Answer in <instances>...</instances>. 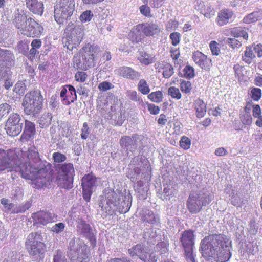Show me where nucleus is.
<instances>
[{
	"label": "nucleus",
	"instance_id": "nucleus-1",
	"mask_svg": "<svg viewBox=\"0 0 262 262\" xmlns=\"http://www.w3.org/2000/svg\"><path fill=\"white\" fill-rule=\"evenodd\" d=\"M16 171L22 178L31 181L32 187L40 189L52 181V171L42 164L37 148L32 145L27 151L0 148V172Z\"/></svg>",
	"mask_w": 262,
	"mask_h": 262
},
{
	"label": "nucleus",
	"instance_id": "nucleus-2",
	"mask_svg": "<svg viewBox=\"0 0 262 262\" xmlns=\"http://www.w3.org/2000/svg\"><path fill=\"white\" fill-rule=\"evenodd\" d=\"M232 241L224 234L206 236L200 243V251L206 260L227 262L232 256Z\"/></svg>",
	"mask_w": 262,
	"mask_h": 262
},
{
	"label": "nucleus",
	"instance_id": "nucleus-3",
	"mask_svg": "<svg viewBox=\"0 0 262 262\" xmlns=\"http://www.w3.org/2000/svg\"><path fill=\"white\" fill-rule=\"evenodd\" d=\"M106 206L104 207L106 213L112 216L116 215V211L120 213L127 212L131 207L132 196L130 193L124 194L108 189L105 191Z\"/></svg>",
	"mask_w": 262,
	"mask_h": 262
},
{
	"label": "nucleus",
	"instance_id": "nucleus-4",
	"mask_svg": "<svg viewBox=\"0 0 262 262\" xmlns=\"http://www.w3.org/2000/svg\"><path fill=\"white\" fill-rule=\"evenodd\" d=\"M98 47L90 43L85 44L80 50L79 55L82 58L81 62L78 57L74 55L73 58V64L75 68H80L83 70L87 71L95 64V55Z\"/></svg>",
	"mask_w": 262,
	"mask_h": 262
},
{
	"label": "nucleus",
	"instance_id": "nucleus-5",
	"mask_svg": "<svg viewBox=\"0 0 262 262\" xmlns=\"http://www.w3.org/2000/svg\"><path fill=\"white\" fill-rule=\"evenodd\" d=\"M43 98L39 90H33L25 96L22 105L27 115H35L42 108Z\"/></svg>",
	"mask_w": 262,
	"mask_h": 262
},
{
	"label": "nucleus",
	"instance_id": "nucleus-6",
	"mask_svg": "<svg viewBox=\"0 0 262 262\" xmlns=\"http://www.w3.org/2000/svg\"><path fill=\"white\" fill-rule=\"evenodd\" d=\"M56 170L58 186L66 189L72 188L75 176L73 164L70 163L59 164L56 167Z\"/></svg>",
	"mask_w": 262,
	"mask_h": 262
},
{
	"label": "nucleus",
	"instance_id": "nucleus-7",
	"mask_svg": "<svg viewBox=\"0 0 262 262\" xmlns=\"http://www.w3.org/2000/svg\"><path fill=\"white\" fill-rule=\"evenodd\" d=\"M67 255L71 262H90V251L84 243L76 244L75 239L69 244Z\"/></svg>",
	"mask_w": 262,
	"mask_h": 262
},
{
	"label": "nucleus",
	"instance_id": "nucleus-8",
	"mask_svg": "<svg viewBox=\"0 0 262 262\" xmlns=\"http://www.w3.org/2000/svg\"><path fill=\"white\" fill-rule=\"evenodd\" d=\"M64 47L69 50H72L78 47L82 41L84 36V29L82 27L74 26L73 23L70 22L64 30Z\"/></svg>",
	"mask_w": 262,
	"mask_h": 262
},
{
	"label": "nucleus",
	"instance_id": "nucleus-9",
	"mask_svg": "<svg viewBox=\"0 0 262 262\" xmlns=\"http://www.w3.org/2000/svg\"><path fill=\"white\" fill-rule=\"evenodd\" d=\"M74 0H58L54 6V18L58 24L69 19L75 10Z\"/></svg>",
	"mask_w": 262,
	"mask_h": 262
},
{
	"label": "nucleus",
	"instance_id": "nucleus-10",
	"mask_svg": "<svg viewBox=\"0 0 262 262\" xmlns=\"http://www.w3.org/2000/svg\"><path fill=\"white\" fill-rule=\"evenodd\" d=\"M28 252L32 256L41 257L46 251L41 233L35 232L29 234L25 242Z\"/></svg>",
	"mask_w": 262,
	"mask_h": 262
},
{
	"label": "nucleus",
	"instance_id": "nucleus-11",
	"mask_svg": "<svg viewBox=\"0 0 262 262\" xmlns=\"http://www.w3.org/2000/svg\"><path fill=\"white\" fill-rule=\"evenodd\" d=\"M184 255L187 262H196L193 249L195 244L194 232L191 229L184 231L180 237Z\"/></svg>",
	"mask_w": 262,
	"mask_h": 262
},
{
	"label": "nucleus",
	"instance_id": "nucleus-12",
	"mask_svg": "<svg viewBox=\"0 0 262 262\" xmlns=\"http://www.w3.org/2000/svg\"><path fill=\"white\" fill-rule=\"evenodd\" d=\"M211 201L209 196L201 198L200 194L196 192L190 193L186 203V207L191 214H197L202 210L203 206L208 205Z\"/></svg>",
	"mask_w": 262,
	"mask_h": 262
},
{
	"label": "nucleus",
	"instance_id": "nucleus-13",
	"mask_svg": "<svg viewBox=\"0 0 262 262\" xmlns=\"http://www.w3.org/2000/svg\"><path fill=\"white\" fill-rule=\"evenodd\" d=\"M21 118L17 113H13L8 117L5 124V130L10 136L15 137L20 134L22 130Z\"/></svg>",
	"mask_w": 262,
	"mask_h": 262
},
{
	"label": "nucleus",
	"instance_id": "nucleus-14",
	"mask_svg": "<svg viewBox=\"0 0 262 262\" xmlns=\"http://www.w3.org/2000/svg\"><path fill=\"white\" fill-rule=\"evenodd\" d=\"M96 177L92 172L85 174L81 180V187L84 200L89 202L93 193V188L95 186Z\"/></svg>",
	"mask_w": 262,
	"mask_h": 262
},
{
	"label": "nucleus",
	"instance_id": "nucleus-15",
	"mask_svg": "<svg viewBox=\"0 0 262 262\" xmlns=\"http://www.w3.org/2000/svg\"><path fill=\"white\" fill-rule=\"evenodd\" d=\"M42 26L33 18H28V23L22 29L21 33L29 37H38L42 33Z\"/></svg>",
	"mask_w": 262,
	"mask_h": 262
},
{
	"label": "nucleus",
	"instance_id": "nucleus-16",
	"mask_svg": "<svg viewBox=\"0 0 262 262\" xmlns=\"http://www.w3.org/2000/svg\"><path fill=\"white\" fill-rule=\"evenodd\" d=\"M128 252L131 257L137 256L144 262H157L155 255L146 252L143 246L140 244L133 246L128 250Z\"/></svg>",
	"mask_w": 262,
	"mask_h": 262
},
{
	"label": "nucleus",
	"instance_id": "nucleus-17",
	"mask_svg": "<svg viewBox=\"0 0 262 262\" xmlns=\"http://www.w3.org/2000/svg\"><path fill=\"white\" fill-rule=\"evenodd\" d=\"M192 59L195 64L203 70L209 71L212 66L211 59L199 51L193 53Z\"/></svg>",
	"mask_w": 262,
	"mask_h": 262
},
{
	"label": "nucleus",
	"instance_id": "nucleus-18",
	"mask_svg": "<svg viewBox=\"0 0 262 262\" xmlns=\"http://www.w3.org/2000/svg\"><path fill=\"white\" fill-rule=\"evenodd\" d=\"M36 133L35 124L28 120H25L24 130L20 137L21 142H27L33 140Z\"/></svg>",
	"mask_w": 262,
	"mask_h": 262
},
{
	"label": "nucleus",
	"instance_id": "nucleus-19",
	"mask_svg": "<svg viewBox=\"0 0 262 262\" xmlns=\"http://www.w3.org/2000/svg\"><path fill=\"white\" fill-rule=\"evenodd\" d=\"M32 217L34 224L46 225L55 221L54 217L51 213L42 210L33 213Z\"/></svg>",
	"mask_w": 262,
	"mask_h": 262
},
{
	"label": "nucleus",
	"instance_id": "nucleus-20",
	"mask_svg": "<svg viewBox=\"0 0 262 262\" xmlns=\"http://www.w3.org/2000/svg\"><path fill=\"white\" fill-rule=\"evenodd\" d=\"M138 28L140 29L143 35L145 36H154L158 35L161 29L159 26L153 23H142L138 24Z\"/></svg>",
	"mask_w": 262,
	"mask_h": 262
},
{
	"label": "nucleus",
	"instance_id": "nucleus-21",
	"mask_svg": "<svg viewBox=\"0 0 262 262\" xmlns=\"http://www.w3.org/2000/svg\"><path fill=\"white\" fill-rule=\"evenodd\" d=\"M233 16V12L229 9L224 8L220 10L216 18V23L219 26L227 25L230 21Z\"/></svg>",
	"mask_w": 262,
	"mask_h": 262
},
{
	"label": "nucleus",
	"instance_id": "nucleus-22",
	"mask_svg": "<svg viewBox=\"0 0 262 262\" xmlns=\"http://www.w3.org/2000/svg\"><path fill=\"white\" fill-rule=\"evenodd\" d=\"M117 74L119 76L131 80L138 79L140 73L130 67L123 66L117 69Z\"/></svg>",
	"mask_w": 262,
	"mask_h": 262
},
{
	"label": "nucleus",
	"instance_id": "nucleus-23",
	"mask_svg": "<svg viewBox=\"0 0 262 262\" xmlns=\"http://www.w3.org/2000/svg\"><path fill=\"white\" fill-rule=\"evenodd\" d=\"M26 7L33 14L41 15L44 11L43 3L38 0H26Z\"/></svg>",
	"mask_w": 262,
	"mask_h": 262
},
{
	"label": "nucleus",
	"instance_id": "nucleus-24",
	"mask_svg": "<svg viewBox=\"0 0 262 262\" xmlns=\"http://www.w3.org/2000/svg\"><path fill=\"white\" fill-rule=\"evenodd\" d=\"M156 69L158 72L162 73L163 77L168 78L171 77L174 72L172 65L166 61H162L156 64Z\"/></svg>",
	"mask_w": 262,
	"mask_h": 262
},
{
	"label": "nucleus",
	"instance_id": "nucleus-25",
	"mask_svg": "<svg viewBox=\"0 0 262 262\" xmlns=\"http://www.w3.org/2000/svg\"><path fill=\"white\" fill-rule=\"evenodd\" d=\"M138 24L134 26L128 34V38L133 43H138L143 39L142 32L140 29L138 28Z\"/></svg>",
	"mask_w": 262,
	"mask_h": 262
},
{
	"label": "nucleus",
	"instance_id": "nucleus-26",
	"mask_svg": "<svg viewBox=\"0 0 262 262\" xmlns=\"http://www.w3.org/2000/svg\"><path fill=\"white\" fill-rule=\"evenodd\" d=\"M194 107L195 110L196 116L201 118L204 116L206 113V104L204 101L200 99H196L194 102Z\"/></svg>",
	"mask_w": 262,
	"mask_h": 262
},
{
	"label": "nucleus",
	"instance_id": "nucleus-27",
	"mask_svg": "<svg viewBox=\"0 0 262 262\" xmlns=\"http://www.w3.org/2000/svg\"><path fill=\"white\" fill-rule=\"evenodd\" d=\"M258 251V246L256 243L249 242L245 245V248L243 249H241L239 250V253L241 256L244 257L246 253H247L249 256L250 255H254Z\"/></svg>",
	"mask_w": 262,
	"mask_h": 262
},
{
	"label": "nucleus",
	"instance_id": "nucleus-28",
	"mask_svg": "<svg viewBox=\"0 0 262 262\" xmlns=\"http://www.w3.org/2000/svg\"><path fill=\"white\" fill-rule=\"evenodd\" d=\"M13 21L15 27L20 29L21 32L22 29L24 28L25 26V25H27V24L28 23V18L25 13H18L15 15Z\"/></svg>",
	"mask_w": 262,
	"mask_h": 262
},
{
	"label": "nucleus",
	"instance_id": "nucleus-29",
	"mask_svg": "<svg viewBox=\"0 0 262 262\" xmlns=\"http://www.w3.org/2000/svg\"><path fill=\"white\" fill-rule=\"evenodd\" d=\"M262 18V11L259 10L253 12L246 16L243 19V21L245 24H252L260 20Z\"/></svg>",
	"mask_w": 262,
	"mask_h": 262
},
{
	"label": "nucleus",
	"instance_id": "nucleus-30",
	"mask_svg": "<svg viewBox=\"0 0 262 262\" xmlns=\"http://www.w3.org/2000/svg\"><path fill=\"white\" fill-rule=\"evenodd\" d=\"M65 86L68 88L70 94L62 99V101L65 105H70L77 100V94L75 89L71 85H66Z\"/></svg>",
	"mask_w": 262,
	"mask_h": 262
},
{
	"label": "nucleus",
	"instance_id": "nucleus-31",
	"mask_svg": "<svg viewBox=\"0 0 262 262\" xmlns=\"http://www.w3.org/2000/svg\"><path fill=\"white\" fill-rule=\"evenodd\" d=\"M255 58L252 47H247L242 55V58L245 63L250 64L252 63L253 60Z\"/></svg>",
	"mask_w": 262,
	"mask_h": 262
},
{
	"label": "nucleus",
	"instance_id": "nucleus-32",
	"mask_svg": "<svg viewBox=\"0 0 262 262\" xmlns=\"http://www.w3.org/2000/svg\"><path fill=\"white\" fill-rule=\"evenodd\" d=\"M231 34L235 38L242 37L245 40H247L249 37L245 28L242 27L233 28L231 31Z\"/></svg>",
	"mask_w": 262,
	"mask_h": 262
},
{
	"label": "nucleus",
	"instance_id": "nucleus-33",
	"mask_svg": "<svg viewBox=\"0 0 262 262\" xmlns=\"http://www.w3.org/2000/svg\"><path fill=\"white\" fill-rule=\"evenodd\" d=\"M138 59L142 64L148 65L154 62V59L151 55L147 54L145 51H140Z\"/></svg>",
	"mask_w": 262,
	"mask_h": 262
},
{
	"label": "nucleus",
	"instance_id": "nucleus-34",
	"mask_svg": "<svg viewBox=\"0 0 262 262\" xmlns=\"http://www.w3.org/2000/svg\"><path fill=\"white\" fill-rule=\"evenodd\" d=\"M147 97L151 102L159 103L163 101V94L162 91H157L149 94Z\"/></svg>",
	"mask_w": 262,
	"mask_h": 262
},
{
	"label": "nucleus",
	"instance_id": "nucleus-35",
	"mask_svg": "<svg viewBox=\"0 0 262 262\" xmlns=\"http://www.w3.org/2000/svg\"><path fill=\"white\" fill-rule=\"evenodd\" d=\"M138 90L143 95H147L150 92V89L146 81L142 79L139 81L138 85Z\"/></svg>",
	"mask_w": 262,
	"mask_h": 262
},
{
	"label": "nucleus",
	"instance_id": "nucleus-36",
	"mask_svg": "<svg viewBox=\"0 0 262 262\" xmlns=\"http://www.w3.org/2000/svg\"><path fill=\"white\" fill-rule=\"evenodd\" d=\"M195 76L194 68L190 66H186L183 70V77L190 79Z\"/></svg>",
	"mask_w": 262,
	"mask_h": 262
},
{
	"label": "nucleus",
	"instance_id": "nucleus-37",
	"mask_svg": "<svg viewBox=\"0 0 262 262\" xmlns=\"http://www.w3.org/2000/svg\"><path fill=\"white\" fill-rule=\"evenodd\" d=\"M250 96L254 101H258L262 97V91L258 88H252L250 91Z\"/></svg>",
	"mask_w": 262,
	"mask_h": 262
},
{
	"label": "nucleus",
	"instance_id": "nucleus-38",
	"mask_svg": "<svg viewBox=\"0 0 262 262\" xmlns=\"http://www.w3.org/2000/svg\"><path fill=\"white\" fill-rule=\"evenodd\" d=\"M29 41L27 40H23L20 41L17 45V49L18 51L24 55H26L29 50Z\"/></svg>",
	"mask_w": 262,
	"mask_h": 262
},
{
	"label": "nucleus",
	"instance_id": "nucleus-39",
	"mask_svg": "<svg viewBox=\"0 0 262 262\" xmlns=\"http://www.w3.org/2000/svg\"><path fill=\"white\" fill-rule=\"evenodd\" d=\"M168 94L173 99L180 100L182 98V94L178 88L170 86L168 89Z\"/></svg>",
	"mask_w": 262,
	"mask_h": 262
},
{
	"label": "nucleus",
	"instance_id": "nucleus-40",
	"mask_svg": "<svg viewBox=\"0 0 262 262\" xmlns=\"http://www.w3.org/2000/svg\"><path fill=\"white\" fill-rule=\"evenodd\" d=\"M134 136H123L120 139L119 143L122 147H127L133 145Z\"/></svg>",
	"mask_w": 262,
	"mask_h": 262
},
{
	"label": "nucleus",
	"instance_id": "nucleus-41",
	"mask_svg": "<svg viewBox=\"0 0 262 262\" xmlns=\"http://www.w3.org/2000/svg\"><path fill=\"white\" fill-rule=\"evenodd\" d=\"M11 111V106L7 103L0 104V120L6 117Z\"/></svg>",
	"mask_w": 262,
	"mask_h": 262
},
{
	"label": "nucleus",
	"instance_id": "nucleus-42",
	"mask_svg": "<svg viewBox=\"0 0 262 262\" xmlns=\"http://www.w3.org/2000/svg\"><path fill=\"white\" fill-rule=\"evenodd\" d=\"M239 118L242 124L245 126H250L252 123V117L249 113L241 114Z\"/></svg>",
	"mask_w": 262,
	"mask_h": 262
},
{
	"label": "nucleus",
	"instance_id": "nucleus-43",
	"mask_svg": "<svg viewBox=\"0 0 262 262\" xmlns=\"http://www.w3.org/2000/svg\"><path fill=\"white\" fill-rule=\"evenodd\" d=\"M13 56V54L11 51L0 48V61L9 60Z\"/></svg>",
	"mask_w": 262,
	"mask_h": 262
},
{
	"label": "nucleus",
	"instance_id": "nucleus-44",
	"mask_svg": "<svg viewBox=\"0 0 262 262\" xmlns=\"http://www.w3.org/2000/svg\"><path fill=\"white\" fill-rule=\"evenodd\" d=\"M94 15L91 10H86L83 12L79 16L80 21L82 23L89 22L93 18Z\"/></svg>",
	"mask_w": 262,
	"mask_h": 262
},
{
	"label": "nucleus",
	"instance_id": "nucleus-45",
	"mask_svg": "<svg viewBox=\"0 0 262 262\" xmlns=\"http://www.w3.org/2000/svg\"><path fill=\"white\" fill-rule=\"evenodd\" d=\"M26 86L22 81L17 82L13 89V91L19 95H23L26 91Z\"/></svg>",
	"mask_w": 262,
	"mask_h": 262
},
{
	"label": "nucleus",
	"instance_id": "nucleus-46",
	"mask_svg": "<svg viewBox=\"0 0 262 262\" xmlns=\"http://www.w3.org/2000/svg\"><path fill=\"white\" fill-rule=\"evenodd\" d=\"M180 88L181 91L185 94L190 93L192 89V84L190 81L183 80L180 83Z\"/></svg>",
	"mask_w": 262,
	"mask_h": 262
},
{
	"label": "nucleus",
	"instance_id": "nucleus-47",
	"mask_svg": "<svg viewBox=\"0 0 262 262\" xmlns=\"http://www.w3.org/2000/svg\"><path fill=\"white\" fill-rule=\"evenodd\" d=\"M191 143V140L185 136H183L179 142L180 147L184 150L190 148Z\"/></svg>",
	"mask_w": 262,
	"mask_h": 262
},
{
	"label": "nucleus",
	"instance_id": "nucleus-48",
	"mask_svg": "<svg viewBox=\"0 0 262 262\" xmlns=\"http://www.w3.org/2000/svg\"><path fill=\"white\" fill-rule=\"evenodd\" d=\"M143 220L144 222L153 224L156 222L155 216L152 211L147 210L145 214L143 216Z\"/></svg>",
	"mask_w": 262,
	"mask_h": 262
},
{
	"label": "nucleus",
	"instance_id": "nucleus-49",
	"mask_svg": "<svg viewBox=\"0 0 262 262\" xmlns=\"http://www.w3.org/2000/svg\"><path fill=\"white\" fill-rule=\"evenodd\" d=\"M53 262H68L63 252L60 250L56 251L53 256Z\"/></svg>",
	"mask_w": 262,
	"mask_h": 262
},
{
	"label": "nucleus",
	"instance_id": "nucleus-50",
	"mask_svg": "<svg viewBox=\"0 0 262 262\" xmlns=\"http://www.w3.org/2000/svg\"><path fill=\"white\" fill-rule=\"evenodd\" d=\"M74 78L76 81L80 83H84L87 80L88 74L85 72L78 71L75 73Z\"/></svg>",
	"mask_w": 262,
	"mask_h": 262
},
{
	"label": "nucleus",
	"instance_id": "nucleus-51",
	"mask_svg": "<svg viewBox=\"0 0 262 262\" xmlns=\"http://www.w3.org/2000/svg\"><path fill=\"white\" fill-rule=\"evenodd\" d=\"M209 47L212 55L217 56L220 53V49L219 43L215 41H211L209 43Z\"/></svg>",
	"mask_w": 262,
	"mask_h": 262
},
{
	"label": "nucleus",
	"instance_id": "nucleus-52",
	"mask_svg": "<svg viewBox=\"0 0 262 262\" xmlns=\"http://www.w3.org/2000/svg\"><path fill=\"white\" fill-rule=\"evenodd\" d=\"M201 12L206 17L210 18L213 15V9L210 6H204L201 10Z\"/></svg>",
	"mask_w": 262,
	"mask_h": 262
},
{
	"label": "nucleus",
	"instance_id": "nucleus-53",
	"mask_svg": "<svg viewBox=\"0 0 262 262\" xmlns=\"http://www.w3.org/2000/svg\"><path fill=\"white\" fill-rule=\"evenodd\" d=\"M228 45L232 48H239L242 46V43L234 38H228L227 40Z\"/></svg>",
	"mask_w": 262,
	"mask_h": 262
},
{
	"label": "nucleus",
	"instance_id": "nucleus-54",
	"mask_svg": "<svg viewBox=\"0 0 262 262\" xmlns=\"http://www.w3.org/2000/svg\"><path fill=\"white\" fill-rule=\"evenodd\" d=\"M139 10L141 14L147 17H151L152 15L151 14L150 8L146 5H143L139 7Z\"/></svg>",
	"mask_w": 262,
	"mask_h": 262
},
{
	"label": "nucleus",
	"instance_id": "nucleus-55",
	"mask_svg": "<svg viewBox=\"0 0 262 262\" xmlns=\"http://www.w3.org/2000/svg\"><path fill=\"white\" fill-rule=\"evenodd\" d=\"M53 159L56 163H62L67 159L66 156L61 152H55L53 154Z\"/></svg>",
	"mask_w": 262,
	"mask_h": 262
},
{
	"label": "nucleus",
	"instance_id": "nucleus-56",
	"mask_svg": "<svg viewBox=\"0 0 262 262\" xmlns=\"http://www.w3.org/2000/svg\"><path fill=\"white\" fill-rule=\"evenodd\" d=\"M233 69L235 72V75L238 79L242 78L244 75V67L239 65V64H235L233 67Z\"/></svg>",
	"mask_w": 262,
	"mask_h": 262
},
{
	"label": "nucleus",
	"instance_id": "nucleus-57",
	"mask_svg": "<svg viewBox=\"0 0 262 262\" xmlns=\"http://www.w3.org/2000/svg\"><path fill=\"white\" fill-rule=\"evenodd\" d=\"M169 37L171 40V43L173 46H176L179 43L180 41V34L179 32H174L171 33Z\"/></svg>",
	"mask_w": 262,
	"mask_h": 262
},
{
	"label": "nucleus",
	"instance_id": "nucleus-58",
	"mask_svg": "<svg viewBox=\"0 0 262 262\" xmlns=\"http://www.w3.org/2000/svg\"><path fill=\"white\" fill-rule=\"evenodd\" d=\"M98 89L100 91H106L114 88L111 83L108 81H103L98 85Z\"/></svg>",
	"mask_w": 262,
	"mask_h": 262
},
{
	"label": "nucleus",
	"instance_id": "nucleus-59",
	"mask_svg": "<svg viewBox=\"0 0 262 262\" xmlns=\"http://www.w3.org/2000/svg\"><path fill=\"white\" fill-rule=\"evenodd\" d=\"M147 110L151 115H157L159 113L160 108L153 103L147 104Z\"/></svg>",
	"mask_w": 262,
	"mask_h": 262
},
{
	"label": "nucleus",
	"instance_id": "nucleus-60",
	"mask_svg": "<svg viewBox=\"0 0 262 262\" xmlns=\"http://www.w3.org/2000/svg\"><path fill=\"white\" fill-rule=\"evenodd\" d=\"M90 134V128L88 127V123L84 122L83 123L81 129V137L82 139L85 140L88 138Z\"/></svg>",
	"mask_w": 262,
	"mask_h": 262
},
{
	"label": "nucleus",
	"instance_id": "nucleus-61",
	"mask_svg": "<svg viewBox=\"0 0 262 262\" xmlns=\"http://www.w3.org/2000/svg\"><path fill=\"white\" fill-rule=\"evenodd\" d=\"M65 224L63 223H59L56 224L55 225L52 226L51 230L52 232L56 233H59L62 232L65 228Z\"/></svg>",
	"mask_w": 262,
	"mask_h": 262
},
{
	"label": "nucleus",
	"instance_id": "nucleus-62",
	"mask_svg": "<svg viewBox=\"0 0 262 262\" xmlns=\"http://www.w3.org/2000/svg\"><path fill=\"white\" fill-rule=\"evenodd\" d=\"M127 96L129 99L135 102H139L140 101V98L135 91H128L127 92Z\"/></svg>",
	"mask_w": 262,
	"mask_h": 262
},
{
	"label": "nucleus",
	"instance_id": "nucleus-63",
	"mask_svg": "<svg viewBox=\"0 0 262 262\" xmlns=\"http://www.w3.org/2000/svg\"><path fill=\"white\" fill-rule=\"evenodd\" d=\"M252 115L254 118L258 117L261 115V110L259 105L253 104V105H252Z\"/></svg>",
	"mask_w": 262,
	"mask_h": 262
},
{
	"label": "nucleus",
	"instance_id": "nucleus-64",
	"mask_svg": "<svg viewBox=\"0 0 262 262\" xmlns=\"http://www.w3.org/2000/svg\"><path fill=\"white\" fill-rule=\"evenodd\" d=\"M163 193L165 196L164 197V199L167 200L168 199H170V198L172 197L174 195V192L171 190V188L169 187H166L164 188L163 189Z\"/></svg>",
	"mask_w": 262,
	"mask_h": 262
}]
</instances>
